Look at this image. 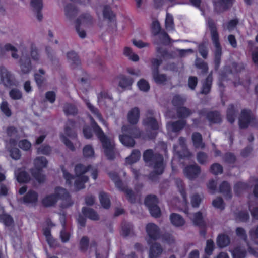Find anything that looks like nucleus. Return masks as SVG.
<instances>
[{
    "mask_svg": "<svg viewBox=\"0 0 258 258\" xmlns=\"http://www.w3.org/2000/svg\"><path fill=\"white\" fill-rule=\"evenodd\" d=\"M143 157L145 162L154 169L153 172L150 174L151 177L154 174L159 175L163 173L165 164L162 155L154 152L152 149H148L144 151Z\"/></svg>",
    "mask_w": 258,
    "mask_h": 258,
    "instance_id": "f257e3e1",
    "label": "nucleus"
},
{
    "mask_svg": "<svg viewBox=\"0 0 258 258\" xmlns=\"http://www.w3.org/2000/svg\"><path fill=\"white\" fill-rule=\"evenodd\" d=\"M91 126L102 143L104 154L107 159L113 160L115 157L114 143L105 135L103 131L93 118H91Z\"/></svg>",
    "mask_w": 258,
    "mask_h": 258,
    "instance_id": "f03ea898",
    "label": "nucleus"
},
{
    "mask_svg": "<svg viewBox=\"0 0 258 258\" xmlns=\"http://www.w3.org/2000/svg\"><path fill=\"white\" fill-rule=\"evenodd\" d=\"M59 199L62 201L61 207L63 208L69 207L73 204L66 189L60 187L56 188L55 194L49 195L44 199L43 204L46 207L51 206L55 204Z\"/></svg>",
    "mask_w": 258,
    "mask_h": 258,
    "instance_id": "7ed1b4c3",
    "label": "nucleus"
},
{
    "mask_svg": "<svg viewBox=\"0 0 258 258\" xmlns=\"http://www.w3.org/2000/svg\"><path fill=\"white\" fill-rule=\"evenodd\" d=\"M206 22L210 32L212 41L215 48L214 51V63L215 68L217 69L220 63L222 55V48L219 42V34L216 23L211 18H208Z\"/></svg>",
    "mask_w": 258,
    "mask_h": 258,
    "instance_id": "20e7f679",
    "label": "nucleus"
},
{
    "mask_svg": "<svg viewBox=\"0 0 258 258\" xmlns=\"http://www.w3.org/2000/svg\"><path fill=\"white\" fill-rule=\"evenodd\" d=\"M122 134L119 135V140L125 146L132 148L135 145L134 138L141 136V132L136 126L131 125H123L121 127Z\"/></svg>",
    "mask_w": 258,
    "mask_h": 258,
    "instance_id": "39448f33",
    "label": "nucleus"
},
{
    "mask_svg": "<svg viewBox=\"0 0 258 258\" xmlns=\"http://www.w3.org/2000/svg\"><path fill=\"white\" fill-rule=\"evenodd\" d=\"M158 199L155 195H148L145 198L144 204L148 207L151 215L154 217H159L161 215V210L158 205Z\"/></svg>",
    "mask_w": 258,
    "mask_h": 258,
    "instance_id": "423d86ee",
    "label": "nucleus"
},
{
    "mask_svg": "<svg viewBox=\"0 0 258 258\" xmlns=\"http://www.w3.org/2000/svg\"><path fill=\"white\" fill-rule=\"evenodd\" d=\"M249 124L252 125H256L258 122L255 115L250 110H243L240 114L239 120V126L241 128H246Z\"/></svg>",
    "mask_w": 258,
    "mask_h": 258,
    "instance_id": "0eeeda50",
    "label": "nucleus"
},
{
    "mask_svg": "<svg viewBox=\"0 0 258 258\" xmlns=\"http://www.w3.org/2000/svg\"><path fill=\"white\" fill-rule=\"evenodd\" d=\"M19 64L21 72L23 74H27L32 70L31 58L26 53H22L19 60Z\"/></svg>",
    "mask_w": 258,
    "mask_h": 258,
    "instance_id": "6e6552de",
    "label": "nucleus"
},
{
    "mask_svg": "<svg viewBox=\"0 0 258 258\" xmlns=\"http://www.w3.org/2000/svg\"><path fill=\"white\" fill-rule=\"evenodd\" d=\"M146 231L149 239L147 240L148 243L151 242V240H157L160 237V228L153 223H149L146 226Z\"/></svg>",
    "mask_w": 258,
    "mask_h": 258,
    "instance_id": "1a4fd4ad",
    "label": "nucleus"
},
{
    "mask_svg": "<svg viewBox=\"0 0 258 258\" xmlns=\"http://www.w3.org/2000/svg\"><path fill=\"white\" fill-rule=\"evenodd\" d=\"M154 111L152 110H148L147 112L146 118L143 120L145 125L154 130L159 128L160 124L159 122L153 116Z\"/></svg>",
    "mask_w": 258,
    "mask_h": 258,
    "instance_id": "9d476101",
    "label": "nucleus"
},
{
    "mask_svg": "<svg viewBox=\"0 0 258 258\" xmlns=\"http://www.w3.org/2000/svg\"><path fill=\"white\" fill-rule=\"evenodd\" d=\"M201 173V168L197 164L187 166L183 170L184 175L190 180L196 179Z\"/></svg>",
    "mask_w": 258,
    "mask_h": 258,
    "instance_id": "9b49d317",
    "label": "nucleus"
},
{
    "mask_svg": "<svg viewBox=\"0 0 258 258\" xmlns=\"http://www.w3.org/2000/svg\"><path fill=\"white\" fill-rule=\"evenodd\" d=\"M234 0H213L214 10L218 13L223 12L230 8Z\"/></svg>",
    "mask_w": 258,
    "mask_h": 258,
    "instance_id": "f8f14e48",
    "label": "nucleus"
},
{
    "mask_svg": "<svg viewBox=\"0 0 258 258\" xmlns=\"http://www.w3.org/2000/svg\"><path fill=\"white\" fill-rule=\"evenodd\" d=\"M0 75L1 81L5 86L8 87L13 85V76L5 67L3 66L0 67Z\"/></svg>",
    "mask_w": 258,
    "mask_h": 258,
    "instance_id": "ddd939ff",
    "label": "nucleus"
},
{
    "mask_svg": "<svg viewBox=\"0 0 258 258\" xmlns=\"http://www.w3.org/2000/svg\"><path fill=\"white\" fill-rule=\"evenodd\" d=\"M200 114L206 116L211 124L220 123L222 121L221 116L218 111H210L206 113L205 110H201Z\"/></svg>",
    "mask_w": 258,
    "mask_h": 258,
    "instance_id": "4468645a",
    "label": "nucleus"
},
{
    "mask_svg": "<svg viewBox=\"0 0 258 258\" xmlns=\"http://www.w3.org/2000/svg\"><path fill=\"white\" fill-rule=\"evenodd\" d=\"M163 250L162 246L160 243L155 242L150 247L149 257V258H158L162 255Z\"/></svg>",
    "mask_w": 258,
    "mask_h": 258,
    "instance_id": "2eb2a0df",
    "label": "nucleus"
},
{
    "mask_svg": "<svg viewBox=\"0 0 258 258\" xmlns=\"http://www.w3.org/2000/svg\"><path fill=\"white\" fill-rule=\"evenodd\" d=\"M213 78L212 73L209 74L207 77L202 82V86L200 93L202 95H207L211 91Z\"/></svg>",
    "mask_w": 258,
    "mask_h": 258,
    "instance_id": "dca6fc26",
    "label": "nucleus"
},
{
    "mask_svg": "<svg viewBox=\"0 0 258 258\" xmlns=\"http://www.w3.org/2000/svg\"><path fill=\"white\" fill-rule=\"evenodd\" d=\"M93 19L91 16L89 14L81 15L75 21V24L78 26L89 27L92 25Z\"/></svg>",
    "mask_w": 258,
    "mask_h": 258,
    "instance_id": "f3484780",
    "label": "nucleus"
},
{
    "mask_svg": "<svg viewBox=\"0 0 258 258\" xmlns=\"http://www.w3.org/2000/svg\"><path fill=\"white\" fill-rule=\"evenodd\" d=\"M186 123V121L183 120L170 122L167 124V128L169 132H177L183 129Z\"/></svg>",
    "mask_w": 258,
    "mask_h": 258,
    "instance_id": "a211bd4d",
    "label": "nucleus"
},
{
    "mask_svg": "<svg viewBox=\"0 0 258 258\" xmlns=\"http://www.w3.org/2000/svg\"><path fill=\"white\" fill-rule=\"evenodd\" d=\"M140 117V110L135 107L129 111L127 114V120L131 124H136L139 121Z\"/></svg>",
    "mask_w": 258,
    "mask_h": 258,
    "instance_id": "6ab92c4d",
    "label": "nucleus"
},
{
    "mask_svg": "<svg viewBox=\"0 0 258 258\" xmlns=\"http://www.w3.org/2000/svg\"><path fill=\"white\" fill-rule=\"evenodd\" d=\"M75 122L72 120H69L64 127V132L67 136L71 138H76L77 134L75 131Z\"/></svg>",
    "mask_w": 258,
    "mask_h": 258,
    "instance_id": "aec40b11",
    "label": "nucleus"
},
{
    "mask_svg": "<svg viewBox=\"0 0 258 258\" xmlns=\"http://www.w3.org/2000/svg\"><path fill=\"white\" fill-rule=\"evenodd\" d=\"M191 137L194 146L196 148L202 149L205 148V144L203 142L202 136L200 133L194 132Z\"/></svg>",
    "mask_w": 258,
    "mask_h": 258,
    "instance_id": "412c9836",
    "label": "nucleus"
},
{
    "mask_svg": "<svg viewBox=\"0 0 258 258\" xmlns=\"http://www.w3.org/2000/svg\"><path fill=\"white\" fill-rule=\"evenodd\" d=\"M118 86L123 89H127L130 87L134 80L132 78L124 75H120L118 77Z\"/></svg>",
    "mask_w": 258,
    "mask_h": 258,
    "instance_id": "4be33fe9",
    "label": "nucleus"
},
{
    "mask_svg": "<svg viewBox=\"0 0 258 258\" xmlns=\"http://www.w3.org/2000/svg\"><path fill=\"white\" fill-rule=\"evenodd\" d=\"M152 76L155 82L158 84H164L169 79L166 74H160L157 70L152 72Z\"/></svg>",
    "mask_w": 258,
    "mask_h": 258,
    "instance_id": "5701e85b",
    "label": "nucleus"
},
{
    "mask_svg": "<svg viewBox=\"0 0 258 258\" xmlns=\"http://www.w3.org/2000/svg\"><path fill=\"white\" fill-rule=\"evenodd\" d=\"M45 74V71L43 69H39L38 71L34 74V79L39 87H41L46 81Z\"/></svg>",
    "mask_w": 258,
    "mask_h": 258,
    "instance_id": "b1692460",
    "label": "nucleus"
},
{
    "mask_svg": "<svg viewBox=\"0 0 258 258\" xmlns=\"http://www.w3.org/2000/svg\"><path fill=\"white\" fill-rule=\"evenodd\" d=\"M67 57L68 61L73 68H76L81 64L79 58L75 51H72L67 53Z\"/></svg>",
    "mask_w": 258,
    "mask_h": 258,
    "instance_id": "393cba45",
    "label": "nucleus"
},
{
    "mask_svg": "<svg viewBox=\"0 0 258 258\" xmlns=\"http://www.w3.org/2000/svg\"><path fill=\"white\" fill-rule=\"evenodd\" d=\"M82 212L84 216L92 220H98L99 216L97 213L93 209L88 207H83Z\"/></svg>",
    "mask_w": 258,
    "mask_h": 258,
    "instance_id": "a878e982",
    "label": "nucleus"
},
{
    "mask_svg": "<svg viewBox=\"0 0 258 258\" xmlns=\"http://www.w3.org/2000/svg\"><path fill=\"white\" fill-rule=\"evenodd\" d=\"M171 223L176 227H180L185 224V220L179 214L172 213L170 216Z\"/></svg>",
    "mask_w": 258,
    "mask_h": 258,
    "instance_id": "bb28decb",
    "label": "nucleus"
},
{
    "mask_svg": "<svg viewBox=\"0 0 258 258\" xmlns=\"http://www.w3.org/2000/svg\"><path fill=\"white\" fill-rule=\"evenodd\" d=\"M219 192L222 194L226 198L230 199L231 190L229 184L226 181H223L219 185Z\"/></svg>",
    "mask_w": 258,
    "mask_h": 258,
    "instance_id": "cd10ccee",
    "label": "nucleus"
},
{
    "mask_svg": "<svg viewBox=\"0 0 258 258\" xmlns=\"http://www.w3.org/2000/svg\"><path fill=\"white\" fill-rule=\"evenodd\" d=\"M30 54L32 60L36 63H39L41 55L38 48L34 44H31L30 47Z\"/></svg>",
    "mask_w": 258,
    "mask_h": 258,
    "instance_id": "c85d7f7f",
    "label": "nucleus"
},
{
    "mask_svg": "<svg viewBox=\"0 0 258 258\" xmlns=\"http://www.w3.org/2000/svg\"><path fill=\"white\" fill-rule=\"evenodd\" d=\"M15 175L17 177V180L20 183H26L30 180V175L26 171L18 170L15 171Z\"/></svg>",
    "mask_w": 258,
    "mask_h": 258,
    "instance_id": "c756f323",
    "label": "nucleus"
},
{
    "mask_svg": "<svg viewBox=\"0 0 258 258\" xmlns=\"http://www.w3.org/2000/svg\"><path fill=\"white\" fill-rule=\"evenodd\" d=\"M31 5L34 9L37 12V17L39 21H41L42 19V15L40 13V10L42 8V0H31Z\"/></svg>",
    "mask_w": 258,
    "mask_h": 258,
    "instance_id": "7c9ffc66",
    "label": "nucleus"
},
{
    "mask_svg": "<svg viewBox=\"0 0 258 258\" xmlns=\"http://www.w3.org/2000/svg\"><path fill=\"white\" fill-rule=\"evenodd\" d=\"M103 15L104 18L107 19L109 22H113L115 20V15L113 13L110 6L106 5L103 7Z\"/></svg>",
    "mask_w": 258,
    "mask_h": 258,
    "instance_id": "2f4dec72",
    "label": "nucleus"
},
{
    "mask_svg": "<svg viewBox=\"0 0 258 258\" xmlns=\"http://www.w3.org/2000/svg\"><path fill=\"white\" fill-rule=\"evenodd\" d=\"M152 22L151 24V33L154 36H157L162 31L161 27L159 22L156 18L152 17Z\"/></svg>",
    "mask_w": 258,
    "mask_h": 258,
    "instance_id": "473e14b6",
    "label": "nucleus"
},
{
    "mask_svg": "<svg viewBox=\"0 0 258 258\" xmlns=\"http://www.w3.org/2000/svg\"><path fill=\"white\" fill-rule=\"evenodd\" d=\"M192 221L195 225L201 228H203L206 225V222L204 220L202 213L200 212H198L194 214Z\"/></svg>",
    "mask_w": 258,
    "mask_h": 258,
    "instance_id": "72a5a7b5",
    "label": "nucleus"
},
{
    "mask_svg": "<svg viewBox=\"0 0 258 258\" xmlns=\"http://www.w3.org/2000/svg\"><path fill=\"white\" fill-rule=\"evenodd\" d=\"M194 112H195L194 110H192L184 106L180 107L177 109V114L178 117L182 118L188 117Z\"/></svg>",
    "mask_w": 258,
    "mask_h": 258,
    "instance_id": "f704fd0d",
    "label": "nucleus"
},
{
    "mask_svg": "<svg viewBox=\"0 0 258 258\" xmlns=\"http://www.w3.org/2000/svg\"><path fill=\"white\" fill-rule=\"evenodd\" d=\"M99 200L102 206L105 209H108L110 207V200L107 193L100 191L99 193Z\"/></svg>",
    "mask_w": 258,
    "mask_h": 258,
    "instance_id": "c9c22d12",
    "label": "nucleus"
},
{
    "mask_svg": "<svg viewBox=\"0 0 258 258\" xmlns=\"http://www.w3.org/2000/svg\"><path fill=\"white\" fill-rule=\"evenodd\" d=\"M64 10L66 16L69 20L73 19L78 13V10L72 4L67 5Z\"/></svg>",
    "mask_w": 258,
    "mask_h": 258,
    "instance_id": "e433bc0d",
    "label": "nucleus"
},
{
    "mask_svg": "<svg viewBox=\"0 0 258 258\" xmlns=\"http://www.w3.org/2000/svg\"><path fill=\"white\" fill-rule=\"evenodd\" d=\"M162 241L168 245H174L176 243V238L174 235L169 232H166L160 236Z\"/></svg>",
    "mask_w": 258,
    "mask_h": 258,
    "instance_id": "4c0bfd02",
    "label": "nucleus"
},
{
    "mask_svg": "<svg viewBox=\"0 0 258 258\" xmlns=\"http://www.w3.org/2000/svg\"><path fill=\"white\" fill-rule=\"evenodd\" d=\"M37 200L38 195L33 190L29 191L23 198L24 202L25 203H35Z\"/></svg>",
    "mask_w": 258,
    "mask_h": 258,
    "instance_id": "58836bf2",
    "label": "nucleus"
},
{
    "mask_svg": "<svg viewBox=\"0 0 258 258\" xmlns=\"http://www.w3.org/2000/svg\"><path fill=\"white\" fill-rule=\"evenodd\" d=\"M89 178L87 176L78 177L75 181V187L76 190H79L85 188L84 183L88 182Z\"/></svg>",
    "mask_w": 258,
    "mask_h": 258,
    "instance_id": "ea45409f",
    "label": "nucleus"
},
{
    "mask_svg": "<svg viewBox=\"0 0 258 258\" xmlns=\"http://www.w3.org/2000/svg\"><path fill=\"white\" fill-rule=\"evenodd\" d=\"M63 111L67 115H75L78 113V110L75 106L68 103H66L63 105Z\"/></svg>",
    "mask_w": 258,
    "mask_h": 258,
    "instance_id": "a19ab883",
    "label": "nucleus"
},
{
    "mask_svg": "<svg viewBox=\"0 0 258 258\" xmlns=\"http://www.w3.org/2000/svg\"><path fill=\"white\" fill-rule=\"evenodd\" d=\"M216 242L219 247H225L229 244L230 238L225 234H220L218 236Z\"/></svg>",
    "mask_w": 258,
    "mask_h": 258,
    "instance_id": "79ce46f5",
    "label": "nucleus"
},
{
    "mask_svg": "<svg viewBox=\"0 0 258 258\" xmlns=\"http://www.w3.org/2000/svg\"><path fill=\"white\" fill-rule=\"evenodd\" d=\"M48 161L44 157H38L35 159L34 164L36 168V170H41L42 168L46 167Z\"/></svg>",
    "mask_w": 258,
    "mask_h": 258,
    "instance_id": "37998d69",
    "label": "nucleus"
},
{
    "mask_svg": "<svg viewBox=\"0 0 258 258\" xmlns=\"http://www.w3.org/2000/svg\"><path fill=\"white\" fill-rule=\"evenodd\" d=\"M141 157V153L139 150L135 149L133 150L131 155L126 158V161L128 164H133L137 162Z\"/></svg>",
    "mask_w": 258,
    "mask_h": 258,
    "instance_id": "c03bdc74",
    "label": "nucleus"
},
{
    "mask_svg": "<svg viewBox=\"0 0 258 258\" xmlns=\"http://www.w3.org/2000/svg\"><path fill=\"white\" fill-rule=\"evenodd\" d=\"M90 168L91 166L86 167L81 164L76 165L75 167L76 175L77 177L84 176L83 174L86 173L87 171H89Z\"/></svg>",
    "mask_w": 258,
    "mask_h": 258,
    "instance_id": "a18cd8bd",
    "label": "nucleus"
},
{
    "mask_svg": "<svg viewBox=\"0 0 258 258\" xmlns=\"http://www.w3.org/2000/svg\"><path fill=\"white\" fill-rule=\"evenodd\" d=\"M159 42H156V44L161 43L164 45H168L170 43L171 39L168 34L164 30L161 32L158 35Z\"/></svg>",
    "mask_w": 258,
    "mask_h": 258,
    "instance_id": "49530a36",
    "label": "nucleus"
},
{
    "mask_svg": "<svg viewBox=\"0 0 258 258\" xmlns=\"http://www.w3.org/2000/svg\"><path fill=\"white\" fill-rule=\"evenodd\" d=\"M0 221L3 222L6 226H11L14 224V220L12 216L6 213H3L0 215Z\"/></svg>",
    "mask_w": 258,
    "mask_h": 258,
    "instance_id": "de8ad7c7",
    "label": "nucleus"
},
{
    "mask_svg": "<svg viewBox=\"0 0 258 258\" xmlns=\"http://www.w3.org/2000/svg\"><path fill=\"white\" fill-rule=\"evenodd\" d=\"M195 64L197 68L201 70V73L202 74H205L207 73L208 71V67L206 62L202 60L200 58H197L195 61Z\"/></svg>",
    "mask_w": 258,
    "mask_h": 258,
    "instance_id": "09e8293b",
    "label": "nucleus"
},
{
    "mask_svg": "<svg viewBox=\"0 0 258 258\" xmlns=\"http://www.w3.org/2000/svg\"><path fill=\"white\" fill-rule=\"evenodd\" d=\"M174 182L178 188L179 192L182 195L183 199L184 200H186V195L185 191V185L183 183L182 180L179 178H175L174 179Z\"/></svg>",
    "mask_w": 258,
    "mask_h": 258,
    "instance_id": "8fccbe9b",
    "label": "nucleus"
},
{
    "mask_svg": "<svg viewBox=\"0 0 258 258\" xmlns=\"http://www.w3.org/2000/svg\"><path fill=\"white\" fill-rule=\"evenodd\" d=\"M233 258H245L246 251L241 247H236L231 251Z\"/></svg>",
    "mask_w": 258,
    "mask_h": 258,
    "instance_id": "3c124183",
    "label": "nucleus"
},
{
    "mask_svg": "<svg viewBox=\"0 0 258 258\" xmlns=\"http://www.w3.org/2000/svg\"><path fill=\"white\" fill-rule=\"evenodd\" d=\"M123 53L125 56L128 57L130 59L136 62L139 60L138 55L133 53L131 49L128 47H124Z\"/></svg>",
    "mask_w": 258,
    "mask_h": 258,
    "instance_id": "603ef678",
    "label": "nucleus"
},
{
    "mask_svg": "<svg viewBox=\"0 0 258 258\" xmlns=\"http://www.w3.org/2000/svg\"><path fill=\"white\" fill-rule=\"evenodd\" d=\"M186 98L180 95H175L173 96L172 103L175 106H178L183 105L186 102Z\"/></svg>",
    "mask_w": 258,
    "mask_h": 258,
    "instance_id": "864d4df0",
    "label": "nucleus"
},
{
    "mask_svg": "<svg viewBox=\"0 0 258 258\" xmlns=\"http://www.w3.org/2000/svg\"><path fill=\"white\" fill-rule=\"evenodd\" d=\"M89 239L87 236H83L80 240L79 248L81 251L86 252L88 249Z\"/></svg>",
    "mask_w": 258,
    "mask_h": 258,
    "instance_id": "5fc2aeb1",
    "label": "nucleus"
},
{
    "mask_svg": "<svg viewBox=\"0 0 258 258\" xmlns=\"http://www.w3.org/2000/svg\"><path fill=\"white\" fill-rule=\"evenodd\" d=\"M203 196L199 194H194L191 198V204L193 207L198 208L199 207Z\"/></svg>",
    "mask_w": 258,
    "mask_h": 258,
    "instance_id": "6e6d98bb",
    "label": "nucleus"
},
{
    "mask_svg": "<svg viewBox=\"0 0 258 258\" xmlns=\"http://www.w3.org/2000/svg\"><path fill=\"white\" fill-rule=\"evenodd\" d=\"M165 27L167 30H173L174 29L173 18L171 15L167 13L165 20Z\"/></svg>",
    "mask_w": 258,
    "mask_h": 258,
    "instance_id": "4d7b16f0",
    "label": "nucleus"
},
{
    "mask_svg": "<svg viewBox=\"0 0 258 258\" xmlns=\"http://www.w3.org/2000/svg\"><path fill=\"white\" fill-rule=\"evenodd\" d=\"M223 160L227 163L233 164L235 162L236 158L233 153L227 152L223 155Z\"/></svg>",
    "mask_w": 258,
    "mask_h": 258,
    "instance_id": "13d9d810",
    "label": "nucleus"
},
{
    "mask_svg": "<svg viewBox=\"0 0 258 258\" xmlns=\"http://www.w3.org/2000/svg\"><path fill=\"white\" fill-rule=\"evenodd\" d=\"M227 118L231 123H233L235 121V110L233 105L229 106L227 111Z\"/></svg>",
    "mask_w": 258,
    "mask_h": 258,
    "instance_id": "bf43d9fd",
    "label": "nucleus"
},
{
    "mask_svg": "<svg viewBox=\"0 0 258 258\" xmlns=\"http://www.w3.org/2000/svg\"><path fill=\"white\" fill-rule=\"evenodd\" d=\"M248 187L249 186L247 183L239 182L235 185L234 189L237 194H239L243 190L247 189Z\"/></svg>",
    "mask_w": 258,
    "mask_h": 258,
    "instance_id": "052dcab7",
    "label": "nucleus"
},
{
    "mask_svg": "<svg viewBox=\"0 0 258 258\" xmlns=\"http://www.w3.org/2000/svg\"><path fill=\"white\" fill-rule=\"evenodd\" d=\"M32 174L39 183H43L45 181V176L41 173L40 170H35L32 172Z\"/></svg>",
    "mask_w": 258,
    "mask_h": 258,
    "instance_id": "680f3d73",
    "label": "nucleus"
},
{
    "mask_svg": "<svg viewBox=\"0 0 258 258\" xmlns=\"http://www.w3.org/2000/svg\"><path fill=\"white\" fill-rule=\"evenodd\" d=\"M52 149L48 145H43L37 148V153L48 155L51 152Z\"/></svg>",
    "mask_w": 258,
    "mask_h": 258,
    "instance_id": "e2e57ef3",
    "label": "nucleus"
},
{
    "mask_svg": "<svg viewBox=\"0 0 258 258\" xmlns=\"http://www.w3.org/2000/svg\"><path fill=\"white\" fill-rule=\"evenodd\" d=\"M210 171L214 175L221 174L223 172V167L219 163H214L210 167Z\"/></svg>",
    "mask_w": 258,
    "mask_h": 258,
    "instance_id": "0e129e2a",
    "label": "nucleus"
},
{
    "mask_svg": "<svg viewBox=\"0 0 258 258\" xmlns=\"http://www.w3.org/2000/svg\"><path fill=\"white\" fill-rule=\"evenodd\" d=\"M124 192L125 194L126 198L130 201V202L132 203H134L136 202L137 195L132 189H128L127 188L125 189Z\"/></svg>",
    "mask_w": 258,
    "mask_h": 258,
    "instance_id": "69168bd1",
    "label": "nucleus"
},
{
    "mask_svg": "<svg viewBox=\"0 0 258 258\" xmlns=\"http://www.w3.org/2000/svg\"><path fill=\"white\" fill-rule=\"evenodd\" d=\"M1 110L6 116L10 117L12 115L11 111L9 107V104L7 101H3L0 106Z\"/></svg>",
    "mask_w": 258,
    "mask_h": 258,
    "instance_id": "338daca9",
    "label": "nucleus"
},
{
    "mask_svg": "<svg viewBox=\"0 0 258 258\" xmlns=\"http://www.w3.org/2000/svg\"><path fill=\"white\" fill-rule=\"evenodd\" d=\"M9 95L14 100L20 99L22 97L21 91L16 88L12 89L9 92Z\"/></svg>",
    "mask_w": 258,
    "mask_h": 258,
    "instance_id": "774afa93",
    "label": "nucleus"
}]
</instances>
